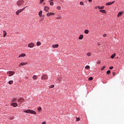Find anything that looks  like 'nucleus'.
<instances>
[{"mask_svg": "<svg viewBox=\"0 0 124 124\" xmlns=\"http://www.w3.org/2000/svg\"><path fill=\"white\" fill-rule=\"evenodd\" d=\"M24 113H29V114H33L34 115L36 114V112L33 110H31V109H27V110H24Z\"/></svg>", "mask_w": 124, "mask_h": 124, "instance_id": "obj_1", "label": "nucleus"}, {"mask_svg": "<svg viewBox=\"0 0 124 124\" xmlns=\"http://www.w3.org/2000/svg\"><path fill=\"white\" fill-rule=\"evenodd\" d=\"M24 4V0H18L17 2H16V5H17L18 6H21V5H23Z\"/></svg>", "mask_w": 124, "mask_h": 124, "instance_id": "obj_2", "label": "nucleus"}, {"mask_svg": "<svg viewBox=\"0 0 124 124\" xmlns=\"http://www.w3.org/2000/svg\"><path fill=\"white\" fill-rule=\"evenodd\" d=\"M17 102L18 103V105H21L24 102V99L20 98L19 99H18Z\"/></svg>", "mask_w": 124, "mask_h": 124, "instance_id": "obj_3", "label": "nucleus"}, {"mask_svg": "<svg viewBox=\"0 0 124 124\" xmlns=\"http://www.w3.org/2000/svg\"><path fill=\"white\" fill-rule=\"evenodd\" d=\"M7 74L9 77H11L13 75H15V72L14 71H8V72H7Z\"/></svg>", "mask_w": 124, "mask_h": 124, "instance_id": "obj_4", "label": "nucleus"}, {"mask_svg": "<svg viewBox=\"0 0 124 124\" xmlns=\"http://www.w3.org/2000/svg\"><path fill=\"white\" fill-rule=\"evenodd\" d=\"M48 78V77L46 75H43L42 77H41V80H45Z\"/></svg>", "mask_w": 124, "mask_h": 124, "instance_id": "obj_5", "label": "nucleus"}, {"mask_svg": "<svg viewBox=\"0 0 124 124\" xmlns=\"http://www.w3.org/2000/svg\"><path fill=\"white\" fill-rule=\"evenodd\" d=\"M34 46H35V44H34L33 43H31L30 44H28V47L29 48H33Z\"/></svg>", "mask_w": 124, "mask_h": 124, "instance_id": "obj_6", "label": "nucleus"}, {"mask_svg": "<svg viewBox=\"0 0 124 124\" xmlns=\"http://www.w3.org/2000/svg\"><path fill=\"white\" fill-rule=\"evenodd\" d=\"M23 9H19L16 12V15L19 16V14L23 12Z\"/></svg>", "mask_w": 124, "mask_h": 124, "instance_id": "obj_7", "label": "nucleus"}, {"mask_svg": "<svg viewBox=\"0 0 124 124\" xmlns=\"http://www.w3.org/2000/svg\"><path fill=\"white\" fill-rule=\"evenodd\" d=\"M54 15H55V13H46V16H47V17H49L51 16H54Z\"/></svg>", "mask_w": 124, "mask_h": 124, "instance_id": "obj_8", "label": "nucleus"}, {"mask_svg": "<svg viewBox=\"0 0 124 124\" xmlns=\"http://www.w3.org/2000/svg\"><path fill=\"white\" fill-rule=\"evenodd\" d=\"M11 105L14 108H16V107H17V106H18V105L16 103H12Z\"/></svg>", "mask_w": 124, "mask_h": 124, "instance_id": "obj_9", "label": "nucleus"}, {"mask_svg": "<svg viewBox=\"0 0 124 124\" xmlns=\"http://www.w3.org/2000/svg\"><path fill=\"white\" fill-rule=\"evenodd\" d=\"M115 2V1H113L112 2H108L106 4V5H111L113 4Z\"/></svg>", "mask_w": 124, "mask_h": 124, "instance_id": "obj_10", "label": "nucleus"}, {"mask_svg": "<svg viewBox=\"0 0 124 124\" xmlns=\"http://www.w3.org/2000/svg\"><path fill=\"white\" fill-rule=\"evenodd\" d=\"M44 10L46 11V12H49V7H45Z\"/></svg>", "mask_w": 124, "mask_h": 124, "instance_id": "obj_11", "label": "nucleus"}, {"mask_svg": "<svg viewBox=\"0 0 124 124\" xmlns=\"http://www.w3.org/2000/svg\"><path fill=\"white\" fill-rule=\"evenodd\" d=\"M26 56L25 53H22L21 54L19 55L18 56V57L21 58V57H24Z\"/></svg>", "mask_w": 124, "mask_h": 124, "instance_id": "obj_12", "label": "nucleus"}, {"mask_svg": "<svg viewBox=\"0 0 124 124\" xmlns=\"http://www.w3.org/2000/svg\"><path fill=\"white\" fill-rule=\"evenodd\" d=\"M58 46H59V45L58 44L53 45V46H52V47H53V48H57L58 47Z\"/></svg>", "mask_w": 124, "mask_h": 124, "instance_id": "obj_13", "label": "nucleus"}, {"mask_svg": "<svg viewBox=\"0 0 124 124\" xmlns=\"http://www.w3.org/2000/svg\"><path fill=\"white\" fill-rule=\"evenodd\" d=\"M3 37H5L6 35H7V32L6 31H3Z\"/></svg>", "mask_w": 124, "mask_h": 124, "instance_id": "obj_14", "label": "nucleus"}, {"mask_svg": "<svg viewBox=\"0 0 124 124\" xmlns=\"http://www.w3.org/2000/svg\"><path fill=\"white\" fill-rule=\"evenodd\" d=\"M123 13L122 12H119L118 14L117 17H119L120 16H122Z\"/></svg>", "mask_w": 124, "mask_h": 124, "instance_id": "obj_15", "label": "nucleus"}, {"mask_svg": "<svg viewBox=\"0 0 124 124\" xmlns=\"http://www.w3.org/2000/svg\"><path fill=\"white\" fill-rule=\"evenodd\" d=\"M100 13H103V14H106L107 12L105 10H100Z\"/></svg>", "mask_w": 124, "mask_h": 124, "instance_id": "obj_16", "label": "nucleus"}, {"mask_svg": "<svg viewBox=\"0 0 124 124\" xmlns=\"http://www.w3.org/2000/svg\"><path fill=\"white\" fill-rule=\"evenodd\" d=\"M37 110H38V112H40L41 111H42V108L39 107V108H38Z\"/></svg>", "mask_w": 124, "mask_h": 124, "instance_id": "obj_17", "label": "nucleus"}, {"mask_svg": "<svg viewBox=\"0 0 124 124\" xmlns=\"http://www.w3.org/2000/svg\"><path fill=\"white\" fill-rule=\"evenodd\" d=\"M39 16L40 17L42 16V11H40L39 12Z\"/></svg>", "mask_w": 124, "mask_h": 124, "instance_id": "obj_18", "label": "nucleus"}, {"mask_svg": "<svg viewBox=\"0 0 124 124\" xmlns=\"http://www.w3.org/2000/svg\"><path fill=\"white\" fill-rule=\"evenodd\" d=\"M32 79L36 80L37 79V76L36 75H33V77H32Z\"/></svg>", "mask_w": 124, "mask_h": 124, "instance_id": "obj_19", "label": "nucleus"}, {"mask_svg": "<svg viewBox=\"0 0 124 124\" xmlns=\"http://www.w3.org/2000/svg\"><path fill=\"white\" fill-rule=\"evenodd\" d=\"M83 37H84V36L83 35H80L79 37V39L82 40V39H83Z\"/></svg>", "mask_w": 124, "mask_h": 124, "instance_id": "obj_20", "label": "nucleus"}, {"mask_svg": "<svg viewBox=\"0 0 124 124\" xmlns=\"http://www.w3.org/2000/svg\"><path fill=\"white\" fill-rule=\"evenodd\" d=\"M116 56V54L115 53H114L112 55V56H111V58L112 59H114V58Z\"/></svg>", "mask_w": 124, "mask_h": 124, "instance_id": "obj_21", "label": "nucleus"}, {"mask_svg": "<svg viewBox=\"0 0 124 124\" xmlns=\"http://www.w3.org/2000/svg\"><path fill=\"white\" fill-rule=\"evenodd\" d=\"M27 64V62H21V63H20V65H22V66L26 65Z\"/></svg>", "mask_w": 124, "mask_h": 124, "instance_id": "obj_22", "label": "nucleus"}, {"mask_svg": "<svg viewBox=\"0 0 124 124\" xmlns=\"http://www.w3.org/2000/svg\"><path fill=\"white\" fill-rule=\"evenodd\" d=\"M89 32V31H88V30H86L84 31V33L86 34H88Z\"/></svg>", "mask_w": 124, "mask_h": 124, "instance_id": "obj_23", "label": "nucleus"}, {"mask_svg": "<svg viewBox=\"0 0 124 124\" xmlns=\"http://www.w3.org/2000/svg\"><path fill=\"white\" fill-rule=\"evenodd\" d=\"M57 9L58 10H61V7H60V6H58L57 7Z\"/></svg>", "mask_w": 124, "mask_h": 124, "instance_id": "obj_24", "label": "nucleus"}, {"mask_svg": "<svg viewBox=\"0 0 124 124\" xmlns=\"http://www.w3.org/2000/svg\"><path fill=\"white\" fill-rule=\"evenodd\" d=\"M13 83V80H10V81H9V84L10 85L12 84Z\"/></svg>", "mask_w": 124, "mask_h": 124, "instance_id": "obj_25", "label": "nucleus"}, {"mask_svg": "<svg viewBox=\"0 0 124 124\" xmlns=\"http://www.w3.org/2000/svg\"><path fill=\"white\" fill-rule=\"evenodd\" d=\"M37 46H40V45H41L40 42H37Z\"/></svg>", "mask_w": 124, "mask_h": 124, "instance_id": "obj_26", "label": "nucleus"}, {"mask_svg": "<svg viewBox=\"0 0 124 124\" xmlns=\"http://www.w3.org/2000/svg\"><path fill=\"white\" fill-rule=\"evenodd\" d=\"M76 121H77V122H79L80 120V118H76Z\"/></svg>", "mask_w": 124, "mask_h": 124, "instance_id": "obj_27", "label": "nucleus"}, {"mask_svg": "<svg viewBox=\"0 0 124 124\" xmlns=\"http://www.w3.org/2000/svg\"><path fill=\"white\" fill-rule=\"evenodd\" d=\"M86 55L88 56V57H90L91 56V53L88 52V53H87Z\"/></svg>", "mask_w": 124, "mask_h": 124, "instance_id": "obj_28", "label": "nucleus"}, {"mask_svg": "<svg viewBox=\"0 0 124 124\" xmlns=\"http://www.w3.org/2000/svg\"><path fill=\"white\" fill-rule=\"evenodd\" d=\"M86 69H90V66L89 65H87L86 66V67L85 68Z\"/></svg>", "mask_w": 124, "mask_h": 124, "instance_id": "obj_29", "label": "nucleus"}, {"mask_svg": "<svg viewBox=\"0 0 124 124\" xmlns=\"http://www.w3.org/2000/svg\"><path fill=\"white\" fill-rule=\"evenodd\" d=\"M61 18H62V16H59V17H56L57 19H60Z\"/></svg>", "mask_w": 124, "mask_h": 124, "instance_id": "obj_30", "label": "nucleus"}, {"mask_svg": "<svg viewBox=\"0 0 124 124\" xmlns=\"http://www.w3.org/2000/svg\"><path fill=\"white\" fill-rule=\"evenodd\" d=\"M107 74L108 75H109L110 74V70H108V71L107 72Z\"/></svg>", "mask_w": 124, "mask_h": 124, "instance_id": "obj_31", "label": "nucleus"}, {"mask_svg": "<svg viewBox=\"0 0 124 124\" xmlns=\"http://www.w3.org/2000/svg\"><path fill=\"white\" fill-rule=\"evenodd\" d=\"M44 1V0H40V4H42Z\"/></svg>", "mask_w": 124, "mask_h": 124, "instance_id": "obj_32", "label": "nucleus"}, {"mask_svg": "<svg viewBox=\"0 0 124 124\" xmlns=\"http://www.w3.org/2000/svg\"><path fill=\"white\" fill-rule=\"evenodd\" d=\"M50 5H51V6L54 5V2H51L50 3Z\"/></svg>", "mask_w": 124, "mask_h": 124, "instance_id": "obj_33", "label": "nucleus"}, {"mask_svg": "<svg viewBox=\"0 0 124 124\" xmlns=\"http://www.w3.org/2000/svg\"><path fill=\"white\" fill-rule=\"evenodd\" d=\"M93 77H90V78H89L88 79V80H93Z\"/></svg>", "mask_w": 124, "mask_h": 124, "instance_id": "obj_34", "label": "nucleus"}, {"mask_svg": "<svg viewBox=\"0 0 124 124\" xmlns=\"http://www.w3.org/2000/svg\"><path fill=\"white\" fill-rule=\"evenodd\" d=\"M54 85H51V86H50V88H54Z\"/></svg>", "mask_w": 124, "mask_h": 124, "instance_id": "obj_35", "label": "nucleus"}, {"mask_svg": "<svg viewBox=\"0 0 124 124\" xmlns=\"http://www.w3.org/2000/svg\"><path fill=\"white\" fill-rule=\"evenodd\" d=\"M16 99H13V100H12V102H16Z\"/></svg>", "mask_w": 124, "mask_h": 124, "instance_id": "obj_36", "label": "nucleus"}, {"mask_svg": "<svg viewBox=\"0 0 124 124\" xmlns=\"http://www.w3.org/2000/svg\"><path fill=\"white\" fill-rule=\"evenodd\" d=\"M113 68V66H110L109 68V70H112Z\"/></svg>", "mask_w": 124, "mask_h": 124, "instance_id": "obj_37", "label": "nucleus"}, {"mask_svg": "<svg viewBox=\"0 0 124 124\" xmlns=\"http://www.w3.org/2000/svg\"><path fill=\"white\" fill-rule=\"evenodd\" d=\"M80 4L81 5H84V3H83V2H80Z\"/></svg>", "mask_w": 124, "mask_h": 124, "instance_id": "obj_38", "label": "nucleus"}, {"mask_svg": "<svg viewBox=\"0 0 124 124\" xmlns=\"http://www.w3.org/2000/svg\"><path fill=\"white\" fill-rule=\"evenodd\" d=\"M107 37V34H104L103 37Z\"/></svg>", "mask_w": 124, "mask_h": 124, "instance_id": "obj_39", "label": "nucleus"}, {"mask_svg": "<svg viewBox=\"0 0 124 124\" xmlns=\"http://www.w3.org/2000/svg\"><path fill=\"white\" fill-rule=\"evenodd\" d=\"M105 66H103V67H102V70H104V69H105Z\"/></svg>", "mask_w": 124, "mask_h": 124, "instance_id": "obj_40", "label": "nucleus"}, {"mask_svg": "<svg viewBox=\"0 0 124 124\" xmlns=\"http://www.w3.org/2000/svg\"><path fill=\"white\" fill-rule=\"evenodd\" d=\"M97 7H98V9H99V10L101 9V7H100L99 6H98Z\"/></svg>", "mask_w": 124, "mask_h": 124, "instance_id": "obj_41", "label": "nucleus"}, {"mask_svg": "<svg viewBox=\"0 0 124 124\" xmlns=\"http://www.w3.org/2000/svg\"><path fill=\"white\" fill-rule=\"evenodd\" d=\"M104 8H105V7L104 6L101 7V9H104Z\"/></svg>", "mask_w": 124, "mask_h": 124, "instance_id": "obj_42", "label": "nucleus"}, {"mask_svg": "<svg viewBox=\"0 0 124 124\" xmlns=\"http://www.w3.org/2000/svg\"><path fill=\"white\" fill-rule=\"evenodd\" d=\"M25 8H26V7H24L23 8L20 9V10H22V11H24Z\"/></svg>", "mask_w": 124, "mask_h": 124, "instance_id": "obj_43", "label": "nucleus"}, {"mask_svg": "<svg viewBox=\"0 0 124 124\" xmlns=\"http://www.w3.org/2000/svg\"><path fill=\"white\" fill-rule=\"evenodd\" d=\"M42 124H46V122H43L42 123Z\"/></svg>", "mask_w": 124, "mask_h": 124, "instance_id": "obj_44", "label": "nucleus"}, {"mask_svg": "<svg viewBox=\"0 0 124 124\" xmlns=\"http://www.w3.org/2000/svg\"><path fill=\"white\" fill-rule=\"evenodd\" d=\"M97 63L100 64V61H98V62H97Z\"/></svg>", "mask_w": 124, "mask_h": 124, "instance_id": "obj_45", "label": "nucleus"}, {"mask_svg": "<svg viewBox=\"0 0 124 124\" xmlns=\"http://www.w3.org/2000/svg\"><path fill=\"white\" fill-rule=\"evenodd\" d=\"M13 119H14V118H10V120H12Z\"/></svg>", "mask_w": 124, "mask_h": 124, "instance_id": "obj_46", "label": "nucleus"}, {"mask_svg": "<svg viewBox=\"0 0 124 124\" xmlns=\"http://www.w3.org/2000/svg\"><path fill=\"white\" fill-rule=\"evenodd\" d=\"M92 0H88V1H89L90 2H91L92 1Z\"/></svg>", "mask_w": 124, "mask_h": 124, "instance_id": "obj_47", "label": "nucleus"}, {"mask_svg": "<svg viewBox=\"0 0 124 124\" xmlns=\"http://www.w3.org/2000/svg\"><path fill=\"white\" fill-rule=\"evenodd\" d=\"M54 1V0H50L49 1L51 2V1Z\"/></svg>", "mask_w": 124, "mask_h": 124, "instance_id": "obj_48", "label": "nucleus"}, {"mask_svg": "<svg viewBox=\"0 0 124 124\" xmlns=\"http://www.w3.org/2000/svg\"><path fill=\"white\" fill-rule=\"evenodd\" d=\"M114 75H115L114 73H113V75H114Z\"/></svg>", "mask_w": 124, "mask_h": 124, "instance_id": "obj_49", "label": "nucleus"}]
</instances>
